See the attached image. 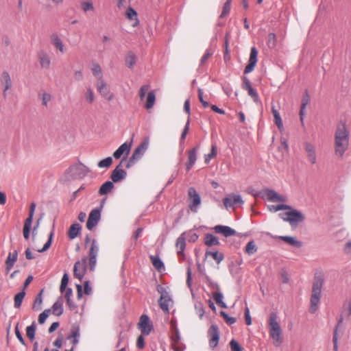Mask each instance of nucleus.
Instances as JSON below:
<instances>
[{
	"label": "nucleus",
	"instance_id": "obj_1",
	"mask_svg": "<svg viewBox=\"0 0 351 351\" xmlns=\"http://www.w3.org/2000/svg\"><path fill=\"white\" fill-rule=\"evenodd\" d=\"M349 146V132L344 123L337 125L335 135V150L337 155L343 156Z\"/></svg>",
	"mask_w": 351,
	"mask_h": 351
},
{
	"label": "nucleus",
	"instance_id": "obj_2",
	"mask_svg": "<svg viewBox=\"0 0 351 351\" xmlns=\"http://www.w3.org/2000/svg\"><path fill=\"white\" fill-rule=\"evenodd\" d=\"M324 276L322 274H315L313 282L312 294L311 297V306L309 311L314 313L317 309L321 298L322 289L324 285Z\"/></svg>",
	"mask_w": 351,
	"mask_h": 351
},
{
	"label": "nucleus",
	"instance_id": "obj_3",
	"mask_svg": "<svg viewBox=\"0 0 351 351\" xmlns=\"http://www.w3.org/2000/svg\"><path fill=\"white\" fill-rule=\"evenodd\" d=\"M269 332L271 338L273 339V343L276 347L280 346L282 343V329L277 321V315L275 313H271L269 319Z\"/></svg>",
	"mask_w": 351,
	"mask_h": 351
},
{
	"label": "nucleus",
	"instance_id": "obj_4",
	"mask_svg": "<svg viewBox=\"0 0 351 351\" xmlns=\"http://www.w3.org/2000/svg\"><path fill=\"white\" fill-rule=\"evenodd\" d=\"M90 172V169L82 162L71 165L65 171V176L71 180H81Z\"/></svg>",
	"mask_w": 351,
	"mask_h": 351
},
{
	"label": "nucleus",
	"instance_id": "obj_5",
	"mask_svg": "<svg viewBox=\"0 0 351 351\" xmlns=\"http://www.w3.org/2000/svg\"><path fill=\"white\" fill-rule=\"evenodd\" d=\"M149 138H145L144 140L137 146L134 150L132 156L129 160L126 162L125 167L129 169L134 166L136 162L141 158L145 151L147 149L149 146Z\"/></svg>",
	"mask_w": 351,
	"mask_h": 351
},
{
	"label": "nucleus",
	"instance_id": "obj_6",
	"mask_svg": "<svg viewBox=\"0 0 351 351\" xmlns=\"http://www.w3.org/2000/svg\"><path fill=\"white\" fill-rule=\"evenodd\" d=\"M279 215L281 219L285 221L289 222L291 226H296L298 223L302 222L305 219V217L302 212L292 208L290 211L280 213Z\"/></svg>",
	"mask_w": 351,
	"mask_h": 351
},
{
	"label": "nucleus",
	"instance_id": "obj_7",
	"mask_svg": "<svg viewBox=\"0 0 351 351\" xmlns=\"http://www.w3.org/2000/svg\"><path fill=\"white\" fill-rule=\"evenodd\" d=\"M99 253V245L95 239L92 241V243L88 252V266L90 271H94L96 263L97 256Z\"/></svg>",
	"mask_w": 351,
	"mask_h": 351
},
{
	"label": "nucleus",
	"instance_id": "obj_8",
	"mask_svg": "<svg viewBox=\"0 0 351 351\" xmlns=\"http://www.w3.org/2000/svg\"><path fill=\"white\" fill-rule=\"evenodd\" d=\"M188 195L190 200L189 208L191 211L196 213L199 206L201 204V197L193 187L189 189Z\"/></svg>",
	"mask_w": 351,
	"mask_h": 351
},
{
	"label": "nucleus",
	"instance_id": "obj_9",
	"mask_svg": "<svg viewBox=\"0 0 351 351\" xmlns=\"http://www.w3.org/2000/svg\"><path fill=\"white\" fill-rule=\"evenodd\" d=\"M87 269V258L84 257L81 261H77L73 267L74 276L82 280Z\"/></svg>",
	"mask_w": 351,
	"mask_h": 351
},
{
	"label": "nucleus",
	"instance_id": "obj_10",
	"mask_svg": "<svg viewBox=\"0 0 351 351\" xmlns=\"http://www.w3.org/2000/svg\"><path fill=\"white\" fill-rule=\"evenodd\" d=\"M101 208H96L93 209L89 213L86 222V228L91 230L99 223L101 219Z\"/></svg>",
	"mask_w": 351,
	"mask_h": 351
},
{
	"label": "nucleus",
	"instance_id": "obj_11",
	"mask_svg": "<svg viewBox=\"0 0 351 351\" xmlns=\"http://www.w3.org/2000/svg\"><path fill=\"white\" fill-rule=\"evenodd\" d=\"M208 337L209 338L210 347L212 349L215 348L218 345L219 339V331L217 325H211L208 330Z\"/></svg>",
	"mask_w": 351,
	"mask_h": 351
},
{
	"label": "nucleus",
	"instance_id": "obj_12",
	"mask_svg": "<svg viewBox=\"0 0 351 351\" xmlns=\"http://www.w3.org/2000/svg\"><path fill=\"white\" fill-rule=\"evenodd\" d=\"M138 325L142 334L145 335H149L153 329V326L150 324L149 318L145 314L141 316Z\"/></svg>",
	"mask_w": 351,
	"mask_h": 351
},
{
	"label": "nucleus",
	"instance_id": "obj_13",
	"mask_svg": "<svg viewBox=\"0 0 351 351\" xmlns=\"http://www.w3.org/2000/svg\"><path fill=\"white\" fill-rule=\"evenodd\" d=\"M96 87L99 93L104 97H106L108 100H111L113 95L110 93V90L107 83L104 80L103 77L100 76L96 82Z\"/></svg>",
	"mask_w": 351,
	"mask_h": 351
},
{
	"label": "nucleus",
	"instance_id": "obj_14",
	"mask_svg": "<svg viewBox=\"0 0 351 351\" xmlns=\"http://www.w3.org/2000/svg\"><path fill=\"white\" fill-rule=\"evenodd\" d=\"M263 193L266 195L267 199L273 202H285L287 201V197L278 194L273 189H265Z\"/></svg>",
	"mask_w": 351,
	"mask_h": 351
},
{
	"label": "nucleus",
	"instance_id": "obj_15",
	"mask_svg": "<svg viewBox=\"0 0 351 351\" xmlns=\"http://www.w3.org/2000/svg\"><path fill=\"white\" fill-rule=\"evenodd\" d=\"M258 51L255 47L251 48L249 62L244 69V73L247 74L252 72L257 62Z\"/></svg>",
	"mask_w": 351,
	"mask_h": 351
},
{
	"label": "nucleus",
	"instance_id": "obj_16",
	"mask_svg": "<svg viewBox=\"0 0 351 351\" xmlns=\"http://www.w3.org/2000/svg\"><path fill=\"white\" fill-rule=\"evenodd\" d=\"M0 82L3 87V94L5 97L7 95V90L12 87V80L10 74L8 71H4L2 72L0 77Z\"/></svg>",
	"mask_w": 351,
	"mask_h": 351
},
{
	"label": "nucleus",
	"instance_id": "obj_17",
	"mask_svg": "<svg viewBox=\"0 0 351 351\" xmlns=\"http://www.w3.org/2000/svg\"><path fill=\"white\" fill-rule=\"evenodd\" d=\"M304 149L307 154L308 160L311 164L316 163L317 156L315 146L308 142H306L304 143Z\"/></svg>",
	"mask_w": 351,
	"mask_h": 351
},
{
	"label": "nucleus",
	"instance_id": "obj_18",
	"mask_svg": "<svg viewBox=\"0 0 351 351\" xmlns=\"http://www.w3.org/2000/svg\"><path fill=\"white\" fill-rule=\"evenodd\" d=\"M214 230L217 234H221L226 237L235 235L237 232L232 228L227 226L217 225L214 227Z\"/></svg>",
	"mask_w": 351,
	"mask_h": 351
},
{
	"label": "nucleus",
	"instance_id": "obj_19",
	"mask_svg": "<svg viewBox=\"0 0 351 351\" xmlns=\"http://www.w3.org/2000/svg\"><path fill=\"white\" fill-rule=\"evenodd\" d=\"M38 58L40 66L45 69H49L51 66V60L48 53L41 50L38 53Z\"/></svg>",
	"mask_w": 351,
	"mask_h": 351
},
{
	"label": "nucleus",
	"instance_id": "obj_20",
	"mask_svg": "<svg viewBox=\"0 0 351 351\" xmlns=\"http://www.w3.org/2000/svg\"><path fill=\"white\" fill-rule=\"evenodd\" d=\"M132 147V141L130 143L127 142L123 143L113 154V156L116 159L120 158L123 154L128 156Z\"/></svg>",
	"mask_w": 351,
	"mask_h": 351
},
{
	"label": "nucleus",
	"instance_id": "obj_21",
	"mask_svg": "<svg viewBox=\"0 0 351 351\" xmlns=\"http://www.w3.org/2000/svg\"><path fill=\"white\" fill-rule=\"evenodd\" d=\"M197 147H193L188 152V162L186 163V171H189L195 165L197 160Z\"/></svg>",
	"mask_w": 351,
	"mask_h": 351
},
{
	"label": "nucleus",
	"instance_id": "obj_22",
	"mask_svg": "<svg viewBox=\"0 0 351 351\" xmlns=\"http://www.w3.org/2000/svg\"><path fill=\"white\" fill-rule=\"evenodd\" d=\"M186 232L182 233L180 237L177 239L176 247L178 250L177 253L178 255L184 256V251L186 247V237H185Z\"/></svg>",
	"mask_w": 351,
	"mask_h": 351
},
{
	"label": "nucleus",
	"instance_id": "obj_23",
	"mask_svg": "<svg viewBox=\"0 0 351 351\" xmlns=\"http://www.w3.org/2000/svg\"><path fill=\"white\" fill-rule=\"evenodd\" d=\"M310 101V96L308 95V90H306L302 99V104L300 106V118L302 123L304 121V111L306 109V106L308 104Z\"/></svg>",
	"mask_w": 351,
	"mask_h": 351
},
{
	"label": "nucleus",
	"instance_id": "obj_24",
	"mask_svg": "<svg viewBox=\"0 0 351 351\" xmlns=\"http://www.w3.org/2000/svg\"><path fill=\"white\" fill-rule=\"evenodd\" d=\"M18 258V252L14 250L13 252H10L8 256L5 261V269L7 271L11 270L12 267L14 266L15 262Z\"/></svg>",
	"mask_w": 351,
	"mask_h": 351
},
{
	"label": "nucleus",
	"instance_id": "obj_25",
	"mask_svg": "<svg viewBox=\"0 0 351 351\" xmlns=\"http://www.w3.org/2000/svg\"><path fill=\"white\" fill-rule=\"evenodd\" d=\"M170 325L172 332L171 335V339L173 342L178 343L181 340V337L179 332V329L176 324V322L174 320H171L170 322Z\"/></svg>",
	"mask_w": 351,
	"mask_h": 351
},
{
	"label": "nucleus",
	"instance_id": "obj_26",
	"mask_svg": "<svg viewBox=\"0 0 351 351\" xmlns=\"http://www.w3.org/2000/svg\"><path fill=\"white\" fill-rule=\"evenodd\" d=\"M127 176V172L125 170H113L111 173L110 178L114 182H119L124 180Z\"/></svg>",
	"mask_w": 351,
	"mask_h": 351
},
{
	"label": "nucleus",
	"instance_id": "obj_27",
	"mask_svg": "<svg viewBox=\"0 0 351 351\" xmlns=\"http://www.w3.org/2000/svg\"><path fill=\"white\" fill-rule=\"evenodd\" d=\"M171 300L167 293L162 294L158 301L160 308L165 313H169V303Z\"/></svg>",
	"mask_w": 351,
	"mask_h": 351
},
{
	"label": "nucleus",
	"instance_id": "obj_28",
	"mask_svg": "<svg viewBox=\"0 0 351 351\" xmlns=\"http://www.w3.org/2000/svg\"><path fill=\"white\" fill-rule=\"evenodd\" d=\"M51 41L55 47L61 53H64V46L57 34H52L50 36Z\"/></svg>",
	"mask_w": 351,
	"mask_h": 351
},
{
	"label": "nucleus",
	"instance_id": "obj_29",
	"mask_svg": "<svg viewBox=\"0 0 351 351\" xmlns=\"http://www.w3.org/2000/svg\"><path fill=\"white\" fill-rule=\"evenodd\" d=\"M82 226L79 223H73L69 230L68 237L70 239H74L80 233Z\"/></svg>",
	"mask_w": 351,
	"mask_h": 351
},
{
	"label": "nucleus",
	"instance_id": "obj_30",
	"mask_svg": "<svg viewBox=\"0 0 351 351\" xmlns=\"http://www.w3.org/2000/svg\"><path fill=\"white\" fill-rule=\"evenodd\" d=\"M279 239L293 247H300L302 246V242L298 241L295 237L291 236H280Z\"/></svg>",
	"mask_w": 351,
	"mask_h": 351
},
{
	"label": "nucleus",
	"instance_id": "obj_31",
	"mask_svg": "<svg viewBox=\"0 0 351 351\" xmlns=\"http://www.w3.org/2000/svg\"><path fill=\"white\" fill-rule=\"evenodd\" d=\"M114 184L112 181H106L100 187L99 194L100 195H107L114 189Z\"/></svg>",
	"mask_w": 351,
	"mask_h": 351
},
{
	"label": "nucleus",
	"instance_id": "obj_32",
	"mask_svg": "<svg viewBox=\"0 0 351 351\" xmlns=\"http://www.w3.org/2000/svg\"><path fill=\"white\" fill-rule=\"evenodd\" d=\"M204 243L207 246L219 245L220 243L217 237L213 234H206L204 237Z\"/></svg>",
	"mask_w": 351,
	"mask_h": 351
},
{
	"label": "nucleus",
	"instance_id": "obj_33",
	"mask_svg": "<svg viewBox=\"0 0 351 351\" xmlns=\"http://www.w3.org/2000/svg\"><path fill=\"white\" fill-rule=\"evenodd\" d=\"M149 258L152 265L158 271H161L165 269L164 263L158 256L151 255Z\"/></svg>",
	"mask_w": 351,
	"mask_h": 351
},
{
	"label": "nucleus",
	"instance_id": "obj_34",
	"mask_svg": "<svg viewBox=\"0 0 351 351\" xmlns=\"http://www.w3.org/2000/svg\"><path fill=\"white\" fill-rule=\"evenodd\" d=\"M271 112L274 117V121L276 125H277L278 129L281 130L283 128L282 121L280 113L278 112V110L276 108L274 104L271 105Z\"/></svg>",
	"mask_w": 351,
	"mask_h": 351
},
{
	"label": "nucleus",
	"instance_id": "obj_35",
	"mask_svg": "<svg viewBox=\"0 0 351 351\" xmlns=\"http://www.w3.org/2000/svg\"><path fill=\"white\" fill-rule=\"evenodd\" d=\"M52 311L55 315L60 316L63 313V302L61 298L58 300L52 306Z\"/></svg>",
	"mask_w": 351,
	"mask_h": 351
},
{
	"label": "nucleus",
	"instance_id": "obj_36",
	"mask_svg": "<svg viewBox=\"0 0 351 351\" xmlns=\"http://www.w3.org/2000/svg\"><path fill=\"white\" fill-rule=\"evenodd\" d=\"M43 289H42L40 293L36 296L33 305L32 309L34 311H40L42 309V303H43Z\"/></svg>",
	"mask_w": 351,
	"mask_h": 351
},
{
	"label": "nucleus",
	"instance_id": "obj_37",
	"mask_svg": "<svg viewBox=\"0 0 351 351\" xmlns=\"http://www.w3.org/2000/svg\"><path fill=\"white\" fill-rule=\"evenodd\" d=\"M205 255L206 257L212 256L217 264H219L224 259L223 254L218 251H206Z\"/></svg>",
	"mask_w": 351,
	"mask_h": 351
},
{
	"label": "nucleus",
	"instance_id": "obj_38",
	"mask_svg": "<svg viewBox=\"0 0 351 351\" xmlns=\"http://www.w3.org/2000/svg\"><path fill=\"white\" fill-rule=\"evenodd\" d=\"M136 62V56L132 51H129L125 58V64L129 68H133Z\"/></svg>",
	"mask_w": 351,
	"mask_h": 351
},
{
	"label": "nucleus",
	"instance_id": "obj_39",
	"mask_svg": "<svg viewBox=\"0 0 351 351\" xmlns=\"http://www.w3.org/2000/svg\"><path fill=\"white\" fill-rule=\"evenodd\" d=\"M213 299L215 300V302L221 308H227V305L226 303L223 301V295L222 293L219 291H217V292L213 293Z\"/></svg>",
	"mask_w": 351,
	"mask_h": 351
},
{
	"label": "nucleus",
	"instance_id": "obj_40",
	"mask_svg": "<svg viewBox=\"0 0 351 351\" xmlns=\"http://www.w3.org/2000/svg\"><path fill=\"white\" fill-rule=\"evenodd\" d=\"M126 17L130 20L135 19L136 22L133 25L134 27L136 26L138 23V19L137 18V12L132 8L130 7L128 8L125 12Z\"/></svg>",
	"mask_w": 351,
	"mask_h": 351
},
{
	"label": "nucleus",
	"instance_id": "obj_41",
	"mask_svg": "<svg viewBox=\"0 0 351 351\" xmlns=\"http://www.w3.org/2000/svg\"><path fill=\"white\" fill-rule=\"evenodd\" d=\"M189 125H190V120H189V118L187 119V121L186 122V124L184 125V128L183 129V131L181 134V136H180V147H181V152H182L184 147H183V145L182 144L184 143V139L186 138V136L189 132Z\"/></svg>",
	"mask_w": 351,
	"mask_h": 351
},
{
	"label": "nucleus",
	"instance_id": "obj_42",
	"mask_svg": "<svg viewBox=\"0 0 351 351\" xmlns=\"http://www.w3.org/2000/svg\"><path fill=\"white\" fill-rule=\"evenodd\" d=\"M25 295V291L22 290L14 296V307L18 308H20L24 297Z\"/></svg>",
	"mask_w": 351,
	"mask_h": 351
},
{
	"label": "nucleus",
	"instance_id": "obj_43",
	"mask_svg": "<svg viewBox=\"0 0 351 351\" xmlns=\"http://www.w3.org/2000/svg\"><path fill=\"white\" fill-rule=\"evenodd\" d=\"M36 329V326L35 322H33L32 325L29 326L26 328V335L27 337L30 339L33 340L35 337V332Z\"/></svg>",
	"mask_w": 351,
	"mask_h": 351
},
{
	"label": "nucleus",
	"instance_id": "obj_44",
	"mask_svg": "<svg viewBox=\"0 0 351 351\" xmlns=\"http://www.w3.org/2000/svg\"><path fill=\"white\" fill-rule=\"evenodd\" d=\"M156 99V95L155 93L153 91H150L148 93L147 97V101L145 104V108L147 109L152 108L153 106L154 105Z\"/></svg>",
	"mask_w": 351,
	"mask_h": 351
},
{
	"label": "nucleus",
	"instance_id": "obj_45",
	"mask_svg": "<svg viewBox=\"0 0 351 351\" xmlns=\"http://www.w3.org/2000/svg\"><path fill=\"white\" fill-rule=\"evenodd\" d=\"M257 251L256 245L254 241H249L245 246V252L247 254L251 255L256 253Z\"/></svg>",
	"mask_w": 351,
	"mask_h": 351
},
{
	"label": "nucleus",
	"instance_id": "obj_46",
	"mask_svg": "<svg viewBox=\"0 0 351 351\" xmlns=\"http://www.w3.org/2000/svg\"><path fill=\"white\" fill-rule=\"evenodd\" d=\"M217 156V146L212 145L210 152L205 155V162L208 164L210 160Z\"/></svg>",
	"mask_w": 351,
	"mask_h": 351
},
{
	"label": "nucleus",
	"instance_id": "obj_47",
	"mask_svg": "<svg viewBox=\"0 0 351 351\" xmlns=\"http://www.w3.org/2000/svg\"><path fill=\"white\" fill-rule=\"evenodd\" d=\"M112 163V157H107L101 160H100L97 165L99 168H108Z\"/></svg>",
	"mask_w": 351,
	"mask_h": 351
},
{
	"label": "nucleus",
	"instance_id": "obj_48",
	"mask_svg": "<svg viewBox=\"0 0 351 351\" xmlns=\"http://www.w3.org/2000/svg\"><path fill=\"white\" fill-rule=\"evenodd\" d=\"M231 9V0H227V1L224 3L223 7L222 12L219 16L220 19H222L227 15H228Z\"/></svg>",
	"mask_w": 351,
	"mask_h": 351
},
{
	"label": "nucleus",
	"instance_id": "obj_49",
	"mask_svg": "<svg viewBox=\"0 0 351 351\" xmlns=\"http://www.w3.org/2000/svg\"><path fill=\"white\" fill-rule=\"evenodd\" d=\"M53 234H54L53 230H52L49 235L47 241L45 243V244L44 245V246L43 247L42 249L38 250V252H44L47 251L50 247L51 243H52Z\"/></svg>",
	"mask_w": 351,
	"mask_h": 351
},
{
	"label": "nucleus",
	"instance_id": "obj_50",
	"mask_svg": "<svg viewBox=\"0 0 351 351\" xmlns=\"http://www.w3.org/2000/svg\"><path fill=\"white\" fill-rule=\"evenodd\" d=\"M91 71L94 76L97 77V79L101 76L102 77V71L100 65L98 63H95L93 64L91 68Z\"/></svg>",
	"mask_w": 351,
	"mask_h": 351
},
{
	"label": "nucleus",
	"instance_id": "obj_51",
	"mask_svg": "<svg viewBox=\"0 0 351 351\" xmlns=\"http://www.w3.org/2000/svg\"><path fill=\"white\" fill-rule=\"evenodd\" d=\"M80 336V328L78 326H73L71 330V334L67 337V339H79Z\"/></svg>",
	"mask_w": 351,
	"mask_h": 351
},
{
	"label": "nucleus",
	"instance_id": "obj_52",
	"mask_svg": "<svg viewBox=\"0 0 351 351\" xmlns=\"http://www.w3.org/2000/svg\"><path fill=\"white\" fill-rule=\"evenodd\" d=\"M86 100L89 103L92 104L95 100L94 92L90 87L86 88V92L85 93Z\"/></svg>",
	"mask_w": 351,
	"mask_h": 351
},
{
	"label": "nucleus",
	"instance_id": "obj_53",
	"mask_svg": "<svg viewBox=\"0 0 351 351\" xmlns=\"http://www.w3.org/2000/svg\"><path fill=\"white\" fill-rule=\"evenodd\" d=\"M220 315L221 317H223V318L225 319L226 322L228 324V325H232L233 324H234L236 322H237V319L235 317H230L226 312L224 311H221L220 312Z\"/></svg>",
	"mask_w": 351,
	"mask_h": 351
},
{
	"label": "nucleus",
	"instance_id": "obj_54",
	"mask_svg": "<svg viewBox=\"0 0 351 351\" xmlns=\"http://www.w3.org/2000/svg\"><path fill=\"white\" fill-rule=\"evenodd\" d=\"M205 280L209 287L213 289H216L217 291L220 290L219 285L216 282L213 281L208 276H206Z\"/></svg>",
	"mask_w": 351,
	"mask_h": 351
},
{
	"label": "nucleus",
	"instance_id": "obj_55",
	"mask_svg": "<svg viewBox=\"0 0 351 351\" xmlns=\"http://www.w3.org/2000/svg\"><path fill=\"white\" fill-rule=\"evenodd\" d=\"M51 312L50 309H45L43 313H41L38 316V322L40 324H43L45 322L47 318L48 317L49 313Z\"/></svg>",
	"mask_w": 351,
	"mask_h": 351
},
{
	"label": "nucleus",
	"instance_id": "obj_56",
	"mask_svg": "<svg viewBox=\"0 0 351 351\" xmlns=\"http://www.w3.org/2000/svg\"><path fill=\"white\" fill-rule=\"evenodd\" d=\"M39 97L42 100V104L45 106H47L48 102L51 100V96L49 93H40Z\"/></svg>",
	"mask_w": 351,
	"mask_h": 351
},
{
	"label": "nucleus",
	"instance_id": "obj_57",
	"mask_svg": "<svg viewBox=\"0 0 351 351\" xmlns=\"http://www.w3.org/2000/svg\"><path fill=\"white\" fill-rule=\"evenodd\" d=\"M271 210H273L274 212H277L282 210H291V206L287 204H278V205H273L270 208Z\"/></svg>",
	"mask_w": 351,
	"mask_h": 351
},
{
	"label": "nucleus",
	"instance_id": "obj_58",
	"mask_svg": "<svg viewBox=\"0 0 351 351\" xmlns=\"http://www.w3.org/2000/svg\"><path fill=\"white\" fill-rule=\"evenodd\" d=\"M82 8L85 12L93 11L94 10L93 2L90 1L82 2Z\"/></svg>",
	"mask_w": 351,
	"mask_h": 351
},
{
	"label": "nucleus",
	"instance_id": "obj_59",
	"mask_svg": "<svg viewBox=\"0 0 351 351\" xmlns=\"http://www.w3.org/2000/svg\"><path fill=\"white\" fill-rule=\"evenodd\" d=\"M230 346L231 351H243L242 347L234 339H232L230 341Z\"/></svg>",
	"mask_w": 351,
	"mask_h": 351
},
{
	"label": "nucleus",
	"instance_id": "obj_60",
	"mask_svg": "<svg viewBox=\"0 0 351 351\" xmlns=\"http://www.w3.org/2000/svg\"><path fill=\"white\" fill-rule=\"evenodd\" d=\"M197 93H198V98L200 101V102L202 103V106H204V108H208L210 106V104L208 101H205L204 97H203V90L201 89V88H198L197 90Z\"/></svg>",
	"mask_w": 351,
	"mask_h": 351
},
{
	"label": "nucleus",
	"instance_id": "obj_61",
	"mask_svg": "<svg viewBox=\"0 0 351 351\" xmlns=\"http://www.w3.org/2000/svg\"><path fill=\"white\" fill-rule=\"evenodd\" d=\"M231 196L232 198L233 206H235L238 204L242 205L244 203L240 195L232 194Z\"/></svg>",
	"mask_w": 351,
	"mask_h": 351
},
{
	"label": "nucleus",
	"instance_id": "obj_62",
	"mask_svg": "<svg viewBox=\"0 0 351 351\" xmlns=\"http://www.w3.org/2000/svg\"><path fill=\"white\" fill-rule=\"evenodd\" d=\"M213 55L209 49H207L200 60V66L204 65L207 60Z\"/></svg>",
	"mask_w": 351,
	"mask_h": 351
},
{
	"label": "nucleus",
	"instance_id": "obj_63",
	"mask_svg": "<svg viewBox=\"0 0 351 351\" xmlns=\"http://www.w3.org/2000/svg\"><path fill=\"white\" fill-rule=\"evenodd\" d=\"M247 91H248L249 95L252 97V99H254V101L255 102H257L258 101V98H259L257 91L256 90H254L252 87L251 88H250L249 90H247Z\"/></svg>",
	"mask_w": 351,
	"mask_h": 351
},
{
	"label": "nucleus",
	"instance_id": "obj_64",
	"mask_svg": "<svg viewBox=\"0 0 351 351\" xmlns=\"http://www.w3.org/2000/svg\"><path fill=\"white\" fill-rule=\"evenodd\" d=\"M223 204L226 208H228L229 207L234 206H233V202L231 195L230 197H226L223 199Z\"/></svg>",
	"mask_w": 351,
	"mask_h": 351
}]
</instances>
